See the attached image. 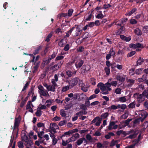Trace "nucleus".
I'll return each instance as SVG.
<instances>
[{"label":"nucleus","instance_id":"f257e3e1","mask_svg":"<svg viewBox=\"0 0 148 148\" xmlns=\"http://www.w3.org/2000/svg\"><path fill=\"white\" fill-rule=\"evenodd\" d=\"M97 86L102 91L101 93L103 94H107L109 93L108 91L112 90L110 83L107 82L104 84L100 82L98 83Z\"/></svg>","mask_w":148,"mask_h":148},{"label":"nucleus","instance_id":"f03ea898","mask_svg":"<svg viewBox=\"0 0 148 148\" xmlns=\"http://www.w3.org/2000/svg\"><path fill=\"white\" fill-rule=\"evenodd\" d=\"M22 140L25 142V145L29 146H31L33 143L29 137H28L26 134L25 132H22L21 135Z\"/></svg>","mask_w":148,"mask_h":148},{"label":"nucleus","instance_id":"7ed1b4c3","mask_svg":"<svg viewBox=\"0 0 148 148\" xmlns=\"http://www.w3.org/2000/svg\"><path fill=\"white\" fill-rule=\"evenodd\" d=\"M136 115L139 116V119H140L141 121L142 122L148 116V114L144 110H136L135 112Z\"/></svg>","mask_w":148,"mask_h":148},{"label":"nucleus","instance_id":"20e7f679","mask_svg":"<svg viewBox=\"0 0 148 148\" xmlns=\"http://www.w3.org/2000/svg\"><path fill=\"white\" fill-rule=\"evenodd\" d=\"M38 92L41 98H42V96L45 97L49 96L48 92L45 91L44 88L42 86L39 85L38 86Z\"/></svg>","mask_w":148,"mask_h":148},{"label":"nucleus","instance_id":"39448f33","mask_svg":"<svg viewBox=\"0 0 148 148\" xmlns=\"http://www.w3.org/2000/svg\"><path fill=\"white\" fill-rule=\"evenodd\" d=\"M134 95H137V97L136 99L137 101L139 103H141L143 102L145 99V97L144 94H143V92L142 94H139L138 93L135 94Z\"/></svg>","mask_w":148,"mask_h":148},{"label":"nucleus","instance_id":"423d86ee","mask_svg":"<svg viewBox=\"0 0 148 148\" xmlns=\"http://www.w3.org/2000/svg\"><path fill=\"white\" fill-rule=\"evenodd\" d=\"M118 127V125H116L114 121H111L110 122L109 125L108 126V129L109 130L112 129H116Z\"/></svg>","mask_w":148,"mask_h":148},{"label":"nucleus","instance_id":"0eeeda50","mask_svg":"<svg viewBox=\"0 0 148 148\" xmlns=\"http://www.w3.org/2000/svg\"><path fill=\"white\" fill-rule=\"evenodd\" d=\"M78 80L79 78L77 77H75L72 79L70 81V85L72 86L76 85L77 84Z\"/></svg>","mask_w":148,"mask_h":148},{"label":"nucleus","instance_id":"6e6552de","mask_svg":"<svg viewBox=\"0 0 148 148\" xmlns=\"http://www.w3.org/2000/svg\"><path fill=\"white\" fill-rule=\"evenodd\" d=\"M63 63V62H60V63H58L57 64L54 65L51 67V70H53L54 71L58 70L59 68L60 67L61 65H62Z\"/></svg>","mask_w":148,"mask_h":148},{"label":"nucleus","instance_id":"1a4fd4ad","mask_svg":"<svg viewBox=\"0 0 148 148\" xmlns=\"http://www.w3.org/2000/svg\"><path fill=\"white\" fill-rule=\"evenodd\" d=\"M82 30L80 27L77 26L75 32L73 34V36H77L80 35L82 32Z\"/></svg>","mask_w":148,"mask_h":148},{"label":"nucleus","instance_id":"9d476101","mask_svg":"<svg viewBox=\"0 0 148 148\" xmlns=\"http://www.w3.org/2000/svg\"><path fill=\"white\" fill-rule=\"evenodd\" d=\"M84 63V62L83 60H80L75 62V65L77 69L79 68L82 66Z\"/></svg>","mask_w":148,"mask_h":148},{"label":"nucleus","instance_id":"9b49d317","mask_svg":"<svg viewBox=\"0 0 148 148\" xmlns=\"http://www.w3.org/2000/svg\"><path fill=\"white\" fill-rule=\"evenodd\" d=\"M85 144L87 143V141L86 139L84 137L79 138L77 141L76 143L78 145H79L83 142Z\"/></svg>","mask_w":148,"mask_h":148},{"label":"nucleus","instance_id":"f8f14e48","mask_svg":"<svg viewBox=\"0 0 148 148\" xmlns=\"http://www.w3.org/2000/svg\"><path fill=\"white\" fill-rule=\"evenodd\" d=\"M132 132V131H130L128 132L127 133H126L125 131H124L122 130H120L116 132V134L118 135H120L121 134H122L125 136H126L128 134H129Z\"/></svg>","mask_w":148,"mask_h":148},{"label":"nucleus","instance_id":"ddd939ff","mask_svg":"<svg viewBox=\"0 0 148 148\" xmlns=\"http://www.w3.org/2000/svg\"><path fill=\"white\" fill-rule=\"evenodd\" d=\"M140 121H141L140 119L139 118H137L134 120L132 122V127H134L136 126L137 125H139Z\"/></svg>","mask_w":148,"mask_h":148},{"label":"nucleus","instance_id":"4468645a","mask_svg":"<svg viewBox=\"0 0 148 148\" xmlns=\"http://www.w3.org/2000/svg\"><path fill=\"white\" fill-rule=\"evenodd\" d=\"M125 76L123 75L122 76L118 75L116 76V79L120 82H123L125 79Z\"/></svg>","mask_w":148,"mask_h":148},{"label":"nucleus","instance_id":"2eb2a0df","mask_svg":"<svg viewBox=\"0 0 148 148\" xmlns=\"http://www.w3.org/2000/svg\"><path fill=\"white\" fill-rule=\"evenodd\" d=\"M50 127L51 130L54 132H56V130L58 129V125L55 123H53L51 125Z\"/></svg>","mask_w":148,"mask_h":148},{"label":"nucleus","instance_id":"dca6fc26","mask_svg":"<svg viewBox=\"0 0 148 148\" xmlns=\"http://www.w3.org/2000/svg\"><path fill=\"white\" fill-rule=\"evenodd\" d=\"M66 43V40L64 39H62L58 43V45L61 47H63Z\"/></svg>","mask_w":148,"mask_h":148},{"label":"nucleus","instance_id":"f3484780","mask_svg":"<svg viewBox=\"0 0 148 148\" xmlns=\"http://www.w3.org/2000/svg\"><path fill=\"white\" fill-rule=\"evenodd\" d=\"M134 80L132 79H129L127 80V86L128 87H130L134 84Z\"/></svg>","mask_w":148,"mask_h":148},{"label":"nucleus","instance_id":"a211bd4d","mask_svg":"<svg viewBox=\"0 0 148 148\" xmlns=\"http://www.w3.org/2000/svg\"><path fill=\"white\" fill-rule=\"evenodd\" d=\"M127 101L125 96L120 97L117 99V101L120 102L121 103H125Z\"/></svg>","mask_w":148,"mask_h":148},{"label":"nucleus","instance_id":"6ab92c4d","mask_svg":"<svg viewBox=\"0 0 148 148\" xmlns=\"http://www.w3.org/2000/svg\"><path fill=\"white\" fill-rule=\"evenodd\" d=\"M109 116V113L108 112H106L103 113L100 116V119L102 120L107 118Z\"/></svg>","mask_w":148,"mask_h":148},{"label":"nucleus","instance_id":"aec40b11","mask_svg":"<svg viewBox=\"0 0 148 148\" xmlns=\"http://www.w3.org/2000/svg\"><path fill=\"white\" fill-rule=\"evenodd\" d=\"M57 87L54 86L52 85H49V88L47 90L49 91H51L53 92H54L55 91L56 88Z\"/></svg>","mask_w":148,"mask_h":148},{"label":"nucleus","instance_id":"412c9836","mask_svg":"<svg viewBox=\"0 0 148 148\" xmlns=\"http://www.w3.org/2000/svg\"><path fill=\"white\" fill-rule=\"evenodd\" d=\"M129 114V111L128 110H125L123 114L121 116V118L125 119L128 117Z\"/></svg>","mask_w":148,"mask_h":148},{"label":"nucleus","instance_id":"4be33fe9","mask_svg":"<svg viewBox=\"0 0 148 148\" xmlns=\"http://www.w3.org/2000/svg\"><path fill=\"white\" fill-rule=\"evenodd\" d=\"M131 131H132V132L131 133H133V134H131L129 136L127 137H126L127 138H129L130 139H132L135 137L136 136V134L135 132L133 130H131Z\"/></svg>","mask_w":148,"mask_h":148},{"label":"nucleus","instance_id":"5701e85b","mask_svg":"<svg viewBox=\"0 0 148 148\" xmlns=\"http://www.w3.org/2000/svg\"><path fill=\"white\" fill-rule=\"evenodd\" d=\"M137 10V9L136 8H133L128 13H127L125 14V15L131 16L132 14H134L135 12H136Z\"/></svg>","mask_w":148,"mask_h":148},{"label":"nucleus","instance_id":"b1692460","mask_svg":"<svg viewBox=\"0 0 148 148\" xmlns=\"http://www.w3.org/2000/svg\"><path fill=\"white\" fill-rule=\"evenodd\" d=\"M14 137V135H13V134L11 136V139L10 140V142L9 147L12 146L14 145V143H15V142H14L13 141Z\"/></svg>","mask_w":148,"mask_h":148},{"label":"nucleus","instance_id":"393cba45","mask_svg":"<svg viewBox=\"0 0 148 148\" xmlns=\"http://www.w3.org/2000/svg\"><path fill=\"white\" fill-rule=\"evenodd\" d=\"M134 32L137 35H140L142 34V32L141 30L138 28H137L134 30Z\"/></svg>","mask_w":148,"mask_h":148},{"label":"nucleus","instance_id":"a878e982","mask_svg":"<svg viewBox=\"0 0 148 148\" xmlns=\"http://www.w3.org/2000/svg\"><path fill=\"white\" fill-rule=\"evenodd\" d=\"M20 122V120L18 118L15 119L14 125V128L17 127L18 126Z\"/></svg>","mask_w":148,"mask_h":148},{"label":"nucleus","instance_id":"bb28decb","mask_svg":"<svg viewBox=\"0 0 148 148\" xmlns=\"http://www.w3.org/2000/svg\"><path fill=\"white\" fill-rule=\"evenodd\" d=\"M79 134L78 133H76L74 134L71 138H72V139L74 140L73 141H75L77 138L79 137Z\"/></svg>","mask_w":148,"mask_h":148},{"label":"nucleus","instance_id":"cd10ccee","mask_svg":"<svg viewBox=\"0 0 148 148\" xmlns=\"http://www.w3.org/2000/svg\"><path fill=\"white\" fill-rule=\"evenodd\" d=\"M75 27H72L70 30L66 34V35L64 36V37H69L70 35L71 34L72 32L75 29Z\"/></svg>","mask_w":148,"mask_h":148},{"label":"nucleus","instance_id":"c85d7f7f","mask_svg":"<svg viewBox=\"0 0 148 148\" xmlns=\"http://www.w3.org/2000/svg\"><path fill=\"white\" fill-rule=\"evenodd\" d=\"M146 76L145 75H143L141 77L138 78V82H142L146 80Z\"/></svg>","mask_w":148,"mask_h":148},{"label":"nucleus","instance_id":"c756f323","mask_svg":"<svg viewBox=\"0 0 148 148\" xmlns=\"http://www.w3.org/2000/svg\"><path fill=\"white\" fill-rule=\"evenodd\" d=\"M136 104V102L134 101L130 103L128 106V107L129 108H133L135 107Z\"/></svg>","mask_w":148,"mask_h":148},{"label":"nucleus","instance_id":"7c9ffc66","mask_svg":"<svg viewBox=\"0 0 148 148\" xmlns=\"http://www.w3.org/2000/svg\"><path fill=\"white\" fill-rule=\"evenodd\" d=\"M128 19L127 18H123L119 20L116 23H120L122 25L123 24L125 23L127 20Z\"/></svg>","mask_w":148,"mask_h":148},{"label":"nucleus","instance_id":"2f4dec72","mask_svg":"<svg viewBox=\"0 0 148 148\" xmlns=\"http://www.w3.org/2000/svg\"><path fill=\"white\" fill-rule=\"evenodd\" d=\"M37 126L39 128H42V130H44L45 128L44 124L43 123H39L37 124Z\"/></svg>","mask_w":148,"mask_h":148},{"label":"nucleus","instance_id":"473e14b6","mask_svg":"<svg viewBox=\"0 0 148 148\" xmlns=\"http://www.w3.org/2000/svg\"><path fill=\"white\" fill-rule=\"evenodd\" d=\"M88 16L87 17L85 18L86 21H90L92 17V14L91 12H89L88 13Z\"/></svg>","mask_w":148,"mask_h":148},{"label":"nucleus","instance_id":"72a5a7b5","mask_svg":"<svg viewBox=\"0 0 148 148\" xmlns=\"http://www.w3.org/2000/svg\"><path fill=\"white\" fill-rule=\"evenodd\" d=\"M132 120V119H128L126 120H125V124L126 125L125 126H128V127H132V125H129V122L131 121Z\"/></svg>","mask_w":148,"mask_h":148},{"label":"nucleus","instance_id":"f704fd0d","mask_svg":"<svg viewBox=\"0 0 148 148\" xmlns=\"http://www.w3.org/2000/svg\"><path fill=\"white\" fill-rule=\"evenodd\" d=\"M81 89L84 92H86L88 91L87 86L85 84L81 86Z\"/></svg>","mask_w":148,"mask_h":148},{"label":"nucleus","instance_id":"c9c22d12","mask_svg":"<svg viewBox=\"0 0 148 148\" xmlns=\"http://www.w3.org/2000/svg\"><path fill=\"white\" fill-rule=\"evenodd\" d=\"M51 60V57H49L48 58H45L43 60V62H45L47 64L50 62Z\"/></svg>","mask_w":148,"mask_h":148},{"label":"nucleus","instance_id":"e433bc0d","mask_svg":"<svg viewBox=\"0 0 148 148\" xmlns=\"http://www.w3.org/2000/svg\"><path fill=\"white\" fill-rule=\"evenodd\" d=\"M42 114V111L38 109V108H37V111L36 113V115L38 117H40L41 116Z\"/></svg>","mask_w":148,"mask_h":148},{"label":"nucleus","instance_id":"4c0bfd02","mask_svg":"<svg viewBox=\"0 0 148 148\" xmlns=\"http://www.w3.org/2000/svg\"><path fill=\"white\" fill-rule=\"evenodd\" d=\"M110 83L111 86L114 87H116V86L118 84V81L116 80L113 81L111 82Z\"/></svg>","mask_w":148,"mask_h":148},{"label":"nucleus","instance_id":"58836bf2","mask_svg":"<svg viewBox=\"0 0 148 148\" xmlns=\"http://www.w3.org/2000/svg\"><path fill=\"white\" fill-rule=\"evenodd\" d=\"M143 62V59H142L141 57H140L137 61V65H140Z\"/></svg>","mask_w":148,"mask_h":148},{"label":"nucleus","instance_id":"ea45409f","mask_svg":"<svg viewBox=\"0 0 148 148\" xmlns=\"http://www.w3.org/2000/svg\"><path fill=\"white\" fill-rule=\"evenodd\" d=\"M69 86H65L62 88V92H65L69 90Z\"/></svg>","mask_w":148,"mask_h":148},{"label":"nucleus","instance_id":"a19ab883","mask_svg":"<svg viewBox=\"0 0 148 148\" xmlns=\"http://www.w3.org/2000/svg\"><path fill=\"white\" fill-rule=\"evenodd\" d=\"M143 69V68H140L136 69L135 71L136 73L138 75H139L141 74L142 73Z\"/></svg>","mask_w":148,"mask_h":148},{"label":"nucleus","instance_id":"79ce46f5","mask_svg":"<svg viewBox=\"0 0 148 148\" xmlns=\"http://www.w3.org/2000/svg\"><path fill=\"white\" fill-rule=\"evenodd\" d=\"M121 90L120 88H117L115 89L114 92L117 94H120L121 93Z\"/></svg>","mask_w":148,"mask_h":148},{"label":"nucleus","instance_id":"37998d69","mask_svg":"<svg viewBox=\"0 0 148 148\" xmlns=\"http://www.w3.org/2000/svg\"><path fill=\"white\" fill-rule=\"evenodd\" d=\"M104 70L106 74L107 75H108L110 74V69L109 67H105L104 68Z\"/></svg>","mask_w":148,"mask_h":148},{"label":"nucleus","instance_id":"c03bdc74","mask_svg":"<svg viewBox=\"0 0 148 148\" xmlns=\"http://www.w3.org/2000/svg\"><path fill=\"white\" fill-rule=\"evenodd\" d=\"M140 135L138 136V139L137 140H134V144L132 145L133 147L135 146L136 145V144H137L140 141Z\"/></svg>","mask_w":148,"mask_h":148},{"label":"nucleus","instance_id":"a18cd8bd","mask_svg":"<svg viewBox=\"0 0 148 148\" xmlns=\"http://www.w3.org/2000/svg\"><path fill=\"white\" fill-rule=\"evenodd\" d=\"M95 16L98 19H102L104 17V15L102 14H98Z\"/></svg>","mask_w":148,"mask_h":148},{"label":"nucleus","instance_id":"49530a36","mask_svg":"<svg viewBox=\"0 0 148 148\" xmlns=\"http://www.w3.org/2000/svg\"><path fill=\"white\" fill-rule=\"evenodd\" d=\"M60 114L62 117H65L66 114L65 111L63 109H61L60 110Z\"/></svg>","mask_w":148,"mask_h":148},{"label":"nucleus","instance_id":"de8ad7c7","mask_svg":"<svg viewBox=\"0 0 148 148\" xmlns=\"http://www.w3.org/2000/svg\"><path fill=\"white\" fill-rule=\"evenodd\" d=\"M70 47V46L69 44H66L65 46L64 50L65 51H68Z\"/></svg>","mask_w":148,"mask_h":148},{"label":"nucleus","instance_id":"09e8293b","mask_svg":"<svg viewBox=\"0 0 148 148\" xmlns=\"http://www.w3.org/2000/svg\"><path fill=\"white\" fill-rule=\"evenodd\" d=\"M89 36V35L88 32H85L84 34L82 36V37H83L84 39H86Z\"/></svg>","mask_w":148,"mask_h":148},{"label":"nucleus","instance_id":"8fccbe9b","mask_svg":"<svg viewBox=\"0 0 148 148\" xmlns=\"http://www.w3.org/2000/svg\"><path fill=\"white\" fill-rule=\"evenodd\" d=\"M52 36V34L51 33H50L47 36L46 39L45 40V41L49 42L50 41V39Z\"/></svg>","mask_w":148,"mask_h":148},{"label":"nucleus","instance_id":"3c124183","mask_svg":"<svg viewBox=\"0 0 148 148\" xmlns=\"http://www.w3.org/2000/svg\"><path fill=\"white\" fill-rule=\"evenodd\" d=\"M52 103V101L51 100H47L46 101V103H47L46 105V106L49 107Z\"/></svg>","mask_w":148,"mask_h":148},{"label":"nucleus","instance_id":"603ef678","mask_svg":"<svg viewBox=\"0 0 148 148\" xmlns=\"http://www.w3.org/2000/svg\"><path fill=\"white\" fill-rule=\"evenodd\" d=\"M39 109L41 110L45 109L47 108L46 106L44 105H41L38 106V107Z\"/></svg>","mask_w":148,"mask_h":148},{"label":"nucleus","instance_id":"864d4df0","mask_svg":"<svg viewBox=\"0 0 148 148\" xmlns=\"http://www.w3.org/2000/svg\"><path fill=\"white\" fill-rule=\"evenodd\" d=\"M86 139L87 140H88L90 142H91L92 141V137L89 134H87L86 135Z\"/></svg>","mask_w":148,"mask_h":148},{"label":"nucleus","instance_id":"5fc2aeb1","mask_svg":"<svg viewBox=\"0 0 148 148\" xmlns=\"http://www.w3.org/2000/svg\"><path fill=\"white\" fill-rule=\"evenodd\" d=\"M41 49V47L40 46H39L37 47V48L35 49L34 52V55H36L38 53L39 51Z\"/></svg>","mask_w":148,"mask_h":148},{"label":"nucleus","instance_id":"6e6d98bb","mask_svg":"<svg viewBox=\"0 0 148 148\" xmlns=\"http://www.w3.org/2000/svg\"><path fill=\"white\" fill-rule=\"evenodd\" d=\"M18 144L19 148H23L24 147L23 143L21 141L18 142Z\"/></svg>","mask_w":148,"mask_h":148},{"label":"nucleus","instance_id":"4d7b16f0","mask_svg":"<svg viewBox=\"0 0 148 148\" xmlns=\"http://www.w3.org/2000/svg\"><path fill=\"white\" fill-rule=\"evenodd\" d=\"M68 16V14L67 13H61V14L58 15V17L60 18L59 17L63 16L65 17H66Z\"/></svg>","mask_w":148,"mask_h":148},{"label":"nucleus","instance_id":"13d9d810","mask_svg":"<svg viewBox=\"0 0 148 148\" xmlns=\"http://www.w3.org/2000/svg\"><path fill=\"white\" fill-rule=\"evenodd\" d=\"M66 124V121L64 120L60 122L59 123V125L60 126H61L64 125Z\"/></svg>","mask_w":148,"mask_h":148},{"label":"nucleus","instance_id":"bf43d9fd","mask_svg":"<svg viewBox=\"0 0 148 148\" xmlns=\"http://www.w3.org/2000/svg\"><path fill=\"white\" fill-rule=\"evenodd\" d=\"M130 23L132 24H135L137 23V21L134 19L132 18L130 19Z\"/></svg>","mask_w":148,"mask_h":148},{"label":"nucleus","instance_id":"052dcab7","mask_svg":"<svg viewBox=\"0 0 148 148\" xmlns=\"http://www.w3.org/2000/svg\"><path fill=\"white\" fill-rule=\"evenodd\" d=\"M73 10L72 9H69L68 11V16L70 17L71 16L73 13Z\"/></svg>","mask_w":148,"mask_h":148},{"label":"nucleus","instance_id":"680f3d73","mask_svg":"<svg viewBox=\"0 0 148 148\" xmlns=\"http://www.w3.org/2000/svg\"><path fill=\"white\" fill-rule=\"evenodd\" d=\"M136 53L135 51H132L128 53L127 55V57H131L134 55Z\"/></svg>","mask_w":148,"mask_h":148},{"label":"nucleus","instance_id":"e2e57ef3","mask_svg":"<svg viewBox=\"0 0 148 148\" xmlns=\"http://www.w3.org/2000/svg\"><path fill=\"white\" fill-rule=\"evenodd\" d=\"M143 94H144L145 98L146 97L148 99V91L145 90L143 92Z\"/></svg>","mask_w":148,"mask_h":148},{"label":"nucleus","instance_id":"0e129e2a","mask_svg":"<svg viewBox=\"0 0 148 148\" xmlns=\"http://www.w3.org/2000/svg\"><path fill=\"white\" fill-rule=\"evenodd\" d=\"M56 82H57L56 81H54L53 79H52L51 81V82L52 83V85L54 86H55L56 87H58V85L56 83Z\"/></svg>","mask_w":148,"mask_h":148},{"label":"nucleus","instance_id":"69168bd1","mask_svg":"<svg viewBox=\"0 0 148 148\" xmlns=\"http://www.w3.org/2000/svg\"><path fill=\"white\" fill-rule=\"evenodd\" d=\"M66 73L67 75L69 77H71L73 74L72 72L71 71L68 70L66 71Z\"/></svg>","mask_w":148,"mask_h":148},{"label":"nucleus","instance_id":"338daca9","mask_svg":"<svg viewBox=\"0 0 148 148\" xmlns=\"http://www.w3.org/2000/svg\"><path fill=\"white\" fill-rule=\"evenodd\" d=\"M29 84V83L28 82H27L25 84V85L24 86L23 89L22 90V91H23L26 90Z\"/></svg>","mask_w":148,"mask_h":148},{"label":"nucleus","instance_id":"774afa93","mask_svg":"<svg viewBox=\"0 0 148 148\" xmlns=\"http://www.w3.org/2000/svg\"><path fill=\"white\" fill-rule=\"evenodd\" d=\"M84 48L83 47H80L77 48V51L79 52H82L84 50Z\"/></svg>","mask_w":148,"mask_h":148}]
</instances>
